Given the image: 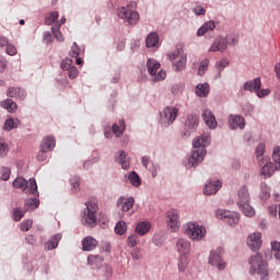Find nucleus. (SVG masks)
I'll list each match as a JSON object with an SVG mask.
<instances>
[{"label": "nucleus", "mask_w": 280, "mask_h": 280, "mask_svg": "<svg viewBox=\"0 0 280 280\" xmlns=\"http://www.w3.org/2000/svg\"><path fill=\"white\" fill-rule=\"evenodd\" d=\"M237 206L238 209L246 215V218H253L255 215V208L250 205V194H248V187L241 186L237 192Z\"/></svg>", "instance_id": "f257e3e1"}, {"label": "nucleus", "mask_w": 280, "mask_h": 280, "mask_svg": "<svg viewBox=\"0 0 280 280\" xmlns=\"http://www.w3.org/2000/svg\"><path fill=\"white\" fill-rule=\"evenodd\" d=\"M85 209L82 213V224L84 226H90L93 229L97 224V211H100V207L95 201H88L85 202Z\"/></svg>", "instance_id": "f03ea898"}, {"label": "nucleus", "mask_w": 280, "mask_h": 280, "mask_svg": "<svg viewBox=\"0 0 280 280\" xmlns=\"http://www.w3.org/2000/svg\"><path fill=\"white\" fill-rule=\"evenodd\" d=\"M249 272L250 275H259L260 279L264 280L268 277V262L264 260L261 255L255 254L249 258Z\"/></svg>", "instance_id": "7ed1b4c3"}, {"label": "nucleus", "mask_w": 280, "mask_h": 280, "mask_svg": "<svg viewBox=\"0 0 280 280\" xmlns=\"http://www.w3.org/2000/svg\"><path fill=\"white\" fill-rule=\"evenodd\" d=\"M184 233L187 235V237H189V240L200 242L201 240H205L207 229L196 222H188L184 225Z\"/></svg>", "instance_id": "20e7f679"}, {"label": "nucleus", "mask_w": 280, "mask_h": 280, "mask_svg": "<svg viewBox=\"0 0 280 280\" xmlns=\"http://www.w3.org/2000/svg\"><path fill=\"white\" fill-rule=\"evenodd\" d=\"M135 3L127 4L126 7H119L117 9V16L125 21V23H128V25H137L139 23V12L136 10H132L130 5H133Z\"/></svg>", "instance_id": "39448f33"}, {"label": "nucleus", "mask_w": 280, "mask_h": 280, "mask_svg": "<svg viewBox=\"0 0 280 280\" xmlns=\"http://www.w3.org/2000/svg\"><path fill=\"white\" fill-rule=\"evenodd\" d=\"M168 60H173V69L177 72L187 69V54L180 48L173 54H168Z\"/></svg>", "instance_id": "423d86ee"}, {"label": "nucleus", "mask_w": 280, "mask_h": 280, "mask_svg": "<svg viewBox=\"0 0 280 280\" xmlns=\"http://www.w3.org/2000/svg\"><path fill=\"white\" fill-rule=\"evenodd\" d=\"M13 187L21 189L27 196H34L36 194V179L30 178L28 182L23 177H18L13 180Z\"/></svg>", "instance_id": "0eeeda50"}, {"label": "nucleus", "mask_w": 280, "mask_h": 280, "mask_svg": "<svg viewBox=\"0 0 280 280\" xmlns=\"http://www.w3.org/2000/svg\"><path fill=\"white\" fill-rule=\"evenodd\" d=\"M176 117H178V108L174 106H166L160 113V124H162L164 128H168V126H172V124L176 121Z\"/></svg>", "instance_id": "6e6552de"}, {"label": "nucleus", "mask_w": 280, "mask_h": 280, "mask_svg": "<svg viewBox=\"0 0 280 280\" xmlns=\"http://www.w3.org/2000/svg\"><path fill=\"white\" fill-rule=\"evenodd\" d=\"M207 156V149H192L191 155L187 158L185 162V167L191 170V167H198Z\"/></svg>", "instance_id": "1a4fd4ad"}, {"label": "nucleus", "mask_w": 280, "mask_h": 280, "mask_svg": "<svg viewBox=\"0 0 280 280\" xmlns=\"http://www.w3.org/2000/svg\"><path fill=\"white\" fill-rule=\"evenodd\" d=\"M200 124V117L197 114H188L185 120L184 137H190L191 132H196Z\"/></svg>", "instance_id": "9d476101"}, {"label": "nucleus", "mask_w": 280, "mask_h": 280, "mask_svg": "<svg viewBox=\"0 0 280 280\" xmlns=\"http://www.w3.org/2000/svg\"><path fill=\"white\" fill-rule=\"evenodd\" d=\"M230 130H244L246 128V118L242 115L231 114L228 118Z\"/></svg>", "instance_id": "9b49d317"}, {"label": "nucleus", "mask_w": 280, "mask_h": 280, "mask_svg": "<svg viewBox=\"0 0 280 280\" xmlns=\"http://www.w3.org/2000/svg\"><path fill=\"white\" fill-rule=\"evenodd\" d=\"M60 67L62 71H68V77L70 80H75L78 75H80V71L78 68L73 66V60L71 58H66L61 61Z\"/></svg>", "instance_id": "f8f14e48"}, {"label": "nucleus", "mask_w": 280, "mask_h": 280, "mask_svg": "<svg viewBox=\"0 0 280 280\" xmlns=\"http://www.w3.org/2000/svg\"><path fill=\"white\" fill-rule=\"evenodd\" d=\"M208 262L210 264V266H215L218 270H224V268H226V262L222 260V255H220V249L210 252Z\"/></svg>", "instance_id": "ddd939ff"}, {"label": "nucleus", "mask_w": 280, "mask_h": 280, "mask_svg": "<svg viewBox=\"0 0 280 280\" xmlns=\"http://www.w3.org/2000/svg\"><path fill=\"white\" fill-rule=\"evenodd\" d=\"M226 49H229V46L226 45V38H224L223 35H219L215 37V39L211 44L208 51L210 52L220 51L221 54H224Z\"/></svg>", "instance_id": "4468645a"}, {"label": "nucleus", "mask_w": 280, "mask_h": 280, "mask_svg": "<svg viewBox=\"0 0 280 280\" xmlns=\"http://www.w3.org/2000/svg\"><path fill=\"white\" fill-rule=\"evenodd\" d=\"M261 232H255L248 235L247 246L250 250H259L261 248Z\"/></svg>", "instance_id": "2eb2a0df"}, {"label": "nucleus", "mask_w": 280, "mask_h": 280, "mask_svg": "<svg viewBox=\"0 0 280 280\" xmlns=\"http://www.w3.org/2000/svg\"><path fill=\"white\" fill-rule=\"evenodd\" d=\"M220 189H222V180H210L205 185L203 194L205 196H214V194H218Z\"/></svg>", "instance_id": "dca6fc26"}, {"label": "nucleus", "mask_w": 280, "mask_h": 280, "mask_svg": "<svg viewBox=\"0 0 280 280\" xmlns=\"http://www.w3.org/2000/svg\"><path fill=\"white\" fill-rule=\"evenodd\" d=\"M211 144V136L209 133H202L201 136L195 138L192 141V148L196 150H207V145Z\"/></svg>", "instance_id": "f3484780"}, {"label": "nucleus", "mask_w": 280, "mask_h": 280, "mask_svg": "<svg viewBox=\"0 0 280 280\" xmlns=\"http://www.w3.org/2000/svg\"><path fill=\"white\" fill-rule=\"evenodd\" d=\"M201 117L206 124L210 128V130H215L218 128V120H215V115L210 109H203L201 113Z\"/></svg>", "instance_id": "a211bd4d"}, {"label": "nucleus", "mask_w": 280, "mask_h": 280, "mask_svg": "<svg viewBox=\"0 0 280 280\" xmlns=\"http://www.w3.org/2000/svg\"><path fill=\"white\" fill-rule=\"evenodd\" d=\"M115 161L122 170L130 168V156H128V152L119 150L115 155Z\"/></svg>", "instance_id": "6ab92c4d"}, {"label": "nucleus", "mask_w": 280, "mask_h": 280, "mask_svg": "<svg viewBox=\"0 0 280 280\" xmlns=\"http://www.w3.org/2000/svg\"><path fill=\"white\" fill-rule=\"evenodd\" d=\"M116 205L120 211L128 212L135 207V197H119Z\"/></svg>", "instance_id": "aec40b11"}, {"label": "nucleus", "mask_w": 280, "mask_h": 280, "mask_svg": "<svg viewBox=\"0 0 280 280\" xmlns=\"http://www.w3.org/2000/svg\"><path fill=\"white\" fill-rule=\"evenodd\" d=\"M261 165L262 166L260 168V176H262L264 178H271L275 172L280 171V168H277V166L272 162H267L266 160L265 163Z\"/></svg>", "instance_id": "412c9836"}, {"label": "nucleus", "mask_w": 280, "mask_h": 280, "mask_svg": "<svg viewBox=\"0 0 280 280\" xmlns=\"http://www.w3.org/2000/svg\"><path fill=\"white\" fill-rule=\"evenodd\" d=\"M176 248L179 255L187 256L191 252V242H189L187 238H178Z\"/></svg>", "instance_id": "4be33fe9"}, {"label": "nucleus", "mask_w": 280, "mask_h": 280, "mask_svg": "<svg viewBox=\"0 0 280 280\" xmlns=\"http://www.w3.org/2000/svg\"><path fill=\"white\" fill-rule=\"evenodd\" d=\"M258 89H261V78H255L243 84V91H247L248 93H257Z\"/></svg>", "instance_id": "5701e85b"}, {"label": "nucleus", "mask_w": 280, "mask_h": 280, "mask_svg": "<svg viewBox=\"0 0 280 280\" xmlns=\"http://www.w3.org/2000/svg\"><path fill=\"white\" fill-rule=\"evenodd\" d=\"M56 148V138L47 136L43 139L39 149L42 152H51Z\"/></svg>", "instance_id": "b1692460"}, {"label": "nucleus", "mask_w": 280, "mask_h": 280, "mask_svg": "<svg viewBox=\"0 0 280 280\" xmlns=\"http://www.w3.org/2000/svg\"><path fill=\"white\" fill-rule=\"evenodd\" d=\"M166 218L168 219L167 224L170 229L176 231L178 229V211L177 210H170L166 212Z\"/></svg>", "instance_id": "393cba45"}, {"label": "nucleus", "mask_w": 280, "mask_h": 280, "mask_svg": "<svg viewBox=\"0 0 280 280\" xmlns=\"http://www.w3.org/2000/svg\"><path fill=\"white\" fill-rule=\"evenodd\" d=\"M62 240V234L52 235L44 245L45 250H56V247Z\"/></svg>", "instance_id": "a878e982"}, {"label": "nucleus", "mask_w": 280, "mask_h": 280, "mask_svg": "<svg viewBox=\"0 0 280 280\" xmlns=\"http://www.w3.org/2000/svg\"><path fill=\"white\" fill-rule=\"evenodd\" d=\"M82 248L85 252L95 250L97 248V241L93 236H86L82 241Z\"/></svg>", "instance_id": "bb28decb"}, {"label": "nucleus", "mask_w": 280, "mask_h": 280, "mask_svg": "<svg viewBox=\"0 0 280 280\" xmlns=\"http://www.w3.org/2000/svg\"><path fill=\"white\" fill-rule=\"evenodd\" d=\"M159 33L151 32L145 38V47H148V49H152V47H159Z\"/></svg>", "instance_id": "cd10ccee"}, {"label": "nucleus", "mask_w": 280, "mask_h": 280, "mask_svg": "<svg viewBox=\"0 0 280 280\" xmlns=\"http://www.w3.org/2000/svg\"><path fill=\"white\" fill-rule=\"evenodd\" d=\"M125 180H129L132 187H141V177L137 172L132 171L124 176Z\"/></svg>", "instance_id": "c85d7f7f"}, {"label": "nucleus", "mask_w": 280, "mask_h": 280, "mask_svg": "<svg viewBox=\"0 0 280 280\" xmlns=\"http://www.w3.org/2000/svg\"><path fill=\"white\" fill-rule=\"evenodd\" d=\"M150 229H152V223L148 221H141L136 225L137 235L143 236L147 233H150Z\"/></svg>", "instance_id": "c756f323"}, {"label": "nucleus", "mask_w": 280, "mask_h": 280, "mask_svg": "<svg viewBox=\"0 0 280 280\" xmlns=\"http://www.w3.org/2000/svg\"><path fill=\"white\" fill-rule=\"evenodd\" d=\"M256 159L258 162V165H264L266 163V159L264 158V154H266V143L261 142L256 147Z\"/></svg>", "instance_id": "7c9ffc66"}, {"label": "nucleus", "mask_w": 280, "mask_h": 280, "mask_svg": "<svg viewBox=\"0 0 280 280\" xmlns=\"http://www.w3.org/2000/svg\"><path fill=\"white\" fill-rule=\"evenodd\" d=\"M215 30V22L213 20H210L202 24L197 31V36H205L207 32H213Z\"/></svg>", "instance_id": "2f4dec72"}, {"label": "nucleus", "mask_w": 280, "mask_h": 280, "mask_svg": "<svg viewBox=\"0 0 280 280\" xmlns=\"http://www.w3.org/2000/svg\"><path fill=\"white\" fill-rule=\"evenodd\" d=\"M161 69V63L156 59H148L147 71L149 75H156V71Z\"/></svg>", "instance_id": "473e14b6"}, {"label": "nucleus", "mask_w": 280, "mask_h": 280, "mask_svg": "<svg viewBox=\"0 0 280 280\" xmlns=\"http://www.w3.org/2000/svg\"><path fill=\"white\" fill-rule=\"evenodd\" d=\"M209 91H210L209 83H198L196 85L195 93L197 97H208Z\"/></svg>", "instance_id": "72a5a7b5"}, {"label": "nucleus", "mask_w": 280, "mask_h": 280, "mask_svg": "<svg viewBox=\"0 0 280 280\" xmlns=\"http://www.w3.org/2000/svg\"><path fill=\"white\" fill-rule=\"evenodd\" d=\"M19 126H21V120H19V118L9 117L4 121L3 128L7 132H10L14 130V128H19Z\"/></svg>", "instance_id": "f704fd0d"}, {"label": "nucleus", "mask_w": 280, "mask_h": 280, "mask_svg": "<svg viewBox=\"0 0 280 280\" xmlns=\"http://www.w3.org/2000/svg\"><path fill=\"white\" fill-rule=\"evenodd\" d=\"M187 268H189V257L180 255L177 259V270L179 273H183Z\"/></svg>", "instance_id": "c9c22d12"}, {"label": "nucleus", "mask_w": 280, "mask_h": 280, "mask_svg": "<svg viewBox=\"0 0 280 280\" xmlns=\"http://www.w3.org/2000/svg\"><path fill=\"white\" fill-rule=\"evenodd\" d=\"M7 95L9 97H18L19 100H25V90L21 88H9Z\"/></svg>", "instance_id": "e433bc0d"}, {"label": "nucleus", "mask_w": 280, "mask_h": 280, "mask_svg": "<svg viewBox=\"0 0 280 280\" xmlns=\"http://www.w3.org/2000/svg\"><path fill=\"white\" fill-rule=\"evenodd\" d=\"M113 135L115 137H121L126 132V121L119 120L118 124H114L112 127Z\"/></svg>", "instance_id": "4c0bfd02"}, {"label": "nucleus", "mask_w": 280, "mask_h": 280, "mask_svg": "<svg viewBox=\"0 0 280 280\" xmlns=\"http://www.w3.org/2000/svg\"><path fill=\"white\" fill-rule=\"evenodd\" d=\"M0 106L8 110V113H16L19 106L11 98H7L0 103Z\"/></svg>", "instance_id": "58836bf2"}, {"label": "nucleus", "mask_w": 280, "mask_h": 280, "mask_svg": "<svg viewBox=\"0 0 280 280\" xmlns=\"http://www.w3.org/2000/svg\"><path fill=\"white\" fill-rule=\"evenodd\" d=\"M103 261H104V257L100 255H90L88 257L89 266H95L96 268H102Z\"/></svg>", "instance_id": "ea45409f"}, {"label": "nucleus", "mask_w": 280, "mask_h": 280, "mask_svg": "<svg viewBox=\"0 0 280 280\" xmlns=\"http://www.w3.org/2000/svg\"><path fill=\"white\" fill-rule=\"evenodd\" d=\"M171 91L174 97H180V95H183V91H185V83L179 82L173 84Z\"/></svg>", "instance_id": "a19ab883"}, {"label": "nucleus", "mask_w": 280, "mask_h": 280, "mask_svg": "<svg viewBox=\"0 0 280 280\" xmlns=\"http://www.w3.org/2000/svg\"><path fill=\"white\" fill-rule=\"evenodd\" d=\"M229 65V59H221L215 63V69L218 71L215 79L222 78V72L224 69H226V66Z\"/></svg>", "instance_id": "79ce46f5"}, {"label": "nucleus", "mask_w": 280, "mask_h": 280, "mask_svg": "<svg viewBox=\"0 0 280 280\" xmlns=\"http://www.w3.org/2000/svg\"><path fill=\"white\" fill-rule=\"evenodd\" d=\"M272 164L276 166V170H280V147H275L272 150Z\"/></svg>", "instance_id": "37998d69"}, {"label": "nucleus", "mask_w": 280, "mask_h": 280, "mask_svg": "<svg viewBox=\"0 0 280 280\" xmlns=\"http://www.w3.org/2000/svg\"><path fill=\"white\" fill-rule=\"evenodd\" d=\"M81 54H84V49L80 48V46H78V43L74 42L69 51V57L78 58L79 56H81Z\"/></svg>", "instance_id": "c03bdc74"}, {"label": "nucleus", "mask_w": 280, "mask_h": 280, "mask_svg": "<svg viewBox=\"0 0 280 280\" xmlns=\"http://www.w3.org/2000/svg\"><path fill=\"white\" fill-rule=\"evenodd\" d=\"M126 231H128V225L125 221H118L115 225L116 235H126Z\"/></svg>", "instance_id": "a18cd8bd"}, {"label": "nucleus", "mask_w": 280, "mask_h": 280, "mask_svg": "<svg viewBox=\"0 0 280 280\" xmlns=\"http://www.w3.org/2000/svg\"><path fill=\"white\" fill-rule=\"evenodd\" d=\"M260 191L261 200H268L270 198V187L265 182L260 183Z\"/></svg>", "instance_id": "49530a36"}, {"label": "nucleus", "mask_w": 280, "mask_h": 280, "mask_svg": "<svg viewBox=\"0 0 280 280\" xmlns=\"http://www.w3.org/2000/svg\"><path fill=\"white\" fill-rule=\"evenodd\" d=\"M9 152L10 147L8 145V142H5L3 139H0V159H5Z\"/></svg>", "instance_id": "de8ad7c7"}, {"label": "nucleus", "mask_w": 280, "mask_h": 280, "mask_svg": "<svg viewBox=\"0 0 280 280\" xmlns=\"http://www.w3.org/2000/svg\"><path fill=\"white\" fill-rule=\"evenodd\" d=\"M139 244V234H131L127 237V246L135 248Z\"/></svg>", "instance_id": "09e8293b"}, {"label": "nucleus", "mask_w": 280, "mask_h": 280, "mask_svg": "<svg viewBox=\"0 0 280 280\" xmlns=\"http://www.w3.org/2000/svg\"><path fill=\"white\" fill-rule=\"evenodd\" d=\"M70 185L72 194H78L80 191V177L74 176L70 178Z\"/></svg>", "instance_id": "8fccbe9b"}, {"label": "nucleus", "mask_w": 280, "mask_h": 280, "mask_svg": "<svg viewBox=\"0 0 280 280\" xmlns=\"http://www.w3.org/2000/svg\"><path fill=\"white\" fill-rule=\"evenodd\" d=\"M230 226H235L237 222H240V213L237 212H231L229 218L225 220Z\"/></svg>", "instance_id": "3c124183"}, {"label": "nucleus", "mask_w": 280, "mask_h": 280, "mask_svg": "<svg viewBox=\"0 0 280 280\" xmlns=\"http://www.w3.org/2000/svg\"><path fill=\"white\" fill-rule=\"evenodd\" d=\"M25 218V211L21 208L13 209V220L14 222H21Z\"/></svg>", "instance_id": "603ef678"}, {"label": "nucleus", "mask_w": 280, "mask_h": 280, "mask_svg": "<svg viewBox=\"0 0 280 280\" xmlns=\"http://www.w3.org/2000/svg\"><path fill=\"white\" fill-rule=\"evenodd\" d=\"M51 32H52V36H55L58 43H65V36L62 35V32H60L59 26H52Z\"/></svg>", "instance_id": "864d4df0"}, {"label": "nucleus", "mask_w": 280, "mask_h": 280, "mask_svg": "<svg viewBox=\"0 0 280 280\" xmlns=\"http://www.w3.org/2000/svg\"><path fill=\"white\" fill-rule=\"evenodd\" d=\"M215 215H217L218 220H224V222H226V219L231 215V211L218 209L215 211Z\"/></svg>", "instance_id": "5fc2aeb1"}, {"label": "nucleus", "mask_w": 280, "mask_h": 280, "mask_svg": "<svg viewBox=\"0 0 280 280\" xmlns=\"http://www.w3.org/2000/svg\"><path fill=\"white\" fill-rule=\"evenodd\" d=\"M226 45L235 46L237 43H240V38L235 34H228L225 37Z\"/></svg>", "instance_id": "6e6d98bb"}, {"label": "nucleus", "mask_w": 280, "mask_h": 280, "mask_svg": "<svg viewBox=\"0 0 280 280\" xmlns=\"http://www.w3.org/2000/svg\"><path fill=\"white\" fill-rule=\"evenodd\" d=\"M207 69H209V59H203L199 65L198 75H205Z\"/></svg>", "instance_id": "4d7b16f0"}, {"label": "nucleus", "mask_w": 280, "mask_h": 280, "mask_svg": "<svg viewBox=\"0 0 280 280\" xmlns=\"http://www.w3.org/2000/svg\"><path fill=\"white\" fill-rule=\"evenodd\" d=\"M271 250L273 253V257L280 261V243L271 242Z\"/></svg>", "instance_id": "13d9d810"}, {"label": "nucleus", "mask_w": 280, "mask_h": 280, "mask_svg": "<svg viewBox=\"0 0 280 280\" xmlns=\"http://www.w3.org/2000/svg\"><path fill=\"white\" fill-rule=\"evenodd\" d=\"M271 91L270 89H258L256 90V96L259 97V100H264V97H268L270 95Z\"/></svg>", "instance_id": "bf43d9fd"}, {"label": "nucleus", "mask_w": 280, "mask_h": 280, "mask_svg": "<svg viewBox=\"0 0 280 280\" xmlns=\"http://www.w3.org/2000/svg\"><path fill=\"white\" fill-rule=\"evenodd\" d=\"M26 211H34L36 209V197L31 198L25 203Z\"/></svg>", "instance_id": "052dcab7"}, {"label": "nucleus", "mask_w": 280, "mask_h": 280, "mask_svg": "<svg viewBox=\"0 0 280 280\" xmlns=\"http://www.w3.org/2000/svg\"><path fill=\"white\" fill-rule=\"evenodd\" d=\"M58 21V11L50 13L48 18H46L45 23L46 25H51V23H56Z\"/></svg>", "instance_id": "680f3d73"}, {"label": "nucleus", "mask_w": 280, "mask_h": 280, "mask_svg": "<svg viewBox=\"0 0 280 280\" xmlns=\"http://www.w3.org/2000/svg\"><path fill=\"white\" fill-rule=\"evenodd\" d=\"M43 42L46 45H50V43H54V36L51 35V33L49 31L44 32Z\"/></svg>", "instance_id": "e2e57ef3"}, {"label": "nucleus", "mask_w": 280, "mask_h": 280, "mask_svg": "<svg viewBox=\"0 0 280 280\" xmlns=\"http://www.w3.org/2000/svg\"><path fill=\"white\" fill-rule=\"evenodd\" d=\"M131 257L133 261H139L141 259V248L136 247L131 250Z\"/></svg>", "instance_id": "0e129e2a"}, {"label": "nucleus", "mask_w": 280, "mask_h": 280, "mask_svg": "<svg viewBox=\"0 0 280 280\" xmlns=\"http://www.w3.org/2000/svg\"><path fill=\"white\" fill-rule=\"evenodd\" d=\"M10 174H11V171L9 167H2L1 180H10Z\"/></svg>", "instance_id": "69168bd1"}, {"label": "nucleus", "mask_w": 280, "mask_h": 280, "mask_svg": "<svg viewBox=\"0 0 280 280\" xmlns=\"http://www.w3.org/2000/svg\"><path fill=\"white\" fill-rule=\"evenodd\" d=\"M34 222L32 220H26L21 223V231H30Z\"/></svg>", "instance_id": "338daca9"}, {"label": "nucleus", "mask_w": 280, "mask_h": 280, "mask_svg": "<svg viewBox=\"0 0 280 280\" xmlns=\"http://www.w3.org/2000/svg\"><path fill=\"white\" fill-rule=\"evenodd\" d=\"M5 51H7L8 56H16V46H14L12 44H8Z\"/></svg>", "instance_id": "774afa93"}]
</instances>
